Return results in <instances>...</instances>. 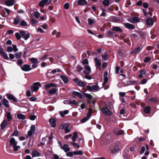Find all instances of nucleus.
I'll use <instances>...</instances> for the list:
<instances>
[{
	"instance_id": "obj_1",
	"label": "nucleus",
	"mask_w": 159,
	"mask_h": 159,
	"mask_svg": "<svg viewBox=\"0 0 159 159\" xmlns=\"http://www.w3.org/2000/svg\"><path fill=\"white\" fill-rule=\"evenodd\" d=\"M10 145L13 147V150L15 151H17L20 148V147L17 145V142L16 141L14 138H12L10 140Z\"/></svg>"
},
{
	"instance_id": "obj_2",
	"label": "nucleus",
	"mask_w": 159,
	"mask_h": 159,
	"mask_svg": "<svg viewBox=\"0 0 159 159\" xmlns=\"http://www.w3.org/2000/svg\"><path fill=\"white\" fill-rule=\"evenodd\" d=\"M58 143L61 148L64 150L65 152H67L70 151V148L68 145L66 144L63 145L61 143L60 141L58 142Z\"/></svg>"
},
{
	"instance_id": "obj_3",
	"label": "nucleus",
	"mask_w": 159,
	"mask_h": 159,
	"mask_svg": "<svg viewBox=\"0 0 159 159\" xmlns=\"http://www.w3.org/2000/svg\"><path fill=\"white\" fill-rule=\"evenodd\" d=\"M52 0H42L39 4V7H43L45 5L49 4L51 2Z\"/></svg>"
},
{
	"instance_id": "obj_4",
	"label": "nucleus",
	"mask_w": 159,
	"mask_h": 159,
	"mask_svg": "<svg viewBox=\"0 0 159 159\" xmlns=\"http://www.w3.org/2000/svg\"><path fill=\"white\" fill-rule=\"evenodd\" d=\"M40 86V83L39 82H36L33 84V86L30 87L31 89H32L33 91L36 92L39 89V86Z\"/></svg>"
},
{
	"instance_id": "obj_5",
	"label": "nucleus",
	"mask_w": 159,
	"mask_h": 159,
	"mask_svg": "<svg viewBox=\"0 0 159 159\" xmlns=\"http://www.w3.org/2000/svg\"><path fill=\"white\" fill-rule=\"evenodd\" d=\"M99 88V86L97 85H93L92 86L88 85L87 87L88 90L92 91H98Z\"/></svg>"
},
{
	"instance_id": "obj_6",
	"label": "nucleus",
	"mask_w": 159,
	"mask_h": 159,
	"mask_svg": "<svg viewBox=\"0 0 159 159\" xmlns=\"http://www.w3.org/2000/svg\"><path fill=\"white\" fill-rule=\"evenodd\" d=\"M82 63L84 65L85 70H90V68L88 65L89 62L87 59H84L82 61Z\"/></svg>"
},
{
	"instance_id": "obj_7",
	"label": "nucleus",
	"mask_w": 159,
	"mask_h": 159,
	"mask_svg": "<svg viewBox=\"0 0 159 159\" xmlns=\"http://www.w3.org/2000/svg\"><path fill=\"white\" fill-rule=\"evenodd\" d=\"M35 129V126L34 125H32L30 127V129L28 131L27 137L31 136L32 134L34 132Z\"/></svg>"
},
{
	"instance_id": "obj_8",
	"label": "nucleus",
	"mask_w": 159,
	"mask_h": 159,
	"mask_svg": "<svg viewBox=\"0 0 159 159\" xmlns=\"http://www.w3.org/2000/svg\"><path fill=\"white\" fill-rule=\"evenodd\" d=\"M114 133L116 135H120L123 134L124 133L123 130H119L118 129H116L114 130Z\"/></svg>"
},
{
	"instance_id": "obj_9",
	"label": "nucleus",
	"mask_w": 159,
	"mask_h": 159,
	"mask_svg": "<svg viewBox=\"0 0 159 159\" xmlns=\"http://www.w3.org/2000/svg\"><path fill=\"white\" fill-rule=\"evenodd\" d=\"M94 60L96 64V66L97 68L100 67L101 66V61L100 59H99L97 57L94 58Z\"/></svg>"
},
{
	"instance_id": "obj_10",
	"label": "nucleus",
	"mask_w": 159,
	"mask_h": 159,
	"mask_svg": "<svg viewBox=\"0 0 159 159\" xmlns=\"http://www.w3.org/2000/svg\"><path fill=\"white\" fill-rule=\"evenodd\" d=\"M102 111L103 113L106 115L110 116L111 114V111L106 107L103 108Z\"/></svg>"
},
{
	"instance_id": "obj_11",
	"label": "nucleus",
	"mask_w": 159,
	"mask_h": 159,
	"mask_svg": "<svg viewBox=\"0 0 159 159\" xmlns=\"http://www.w3.org/2000/svg\"><path fill=\"white\" fill-rule=\"evenodd\" d=\"M6 117L8 121H10L12 119L11 113L9 112H6L5 114Z\"/></svg>"
},
{
	"instance_id": "obj_12",
	"label": "nucleus",
	"mask_w": 159,
	"mask_h": 159,
	"mask_svg": "<svg viewBox=\"0 0 159 159\" xmlns=\"http://www.w3.org/2000/svg\"><path fill=\"white\" fill-rule=\"evenodd\" d=\"M124 25L126 28L129 29H134L135 28L134 25L129 23H125Z\"/></svg>"
},
{
	"instance_id": "obj_13",
	"label": "nucleus",
	"mask_w": 159,
	"mask_h": 159,
	"mask_svg": "<svg viewBox=\"0 0 159 159\" xmlns=\"http://www.w3.org/2000/svg\"><path fill=\"white\" fill-rule=\"evenodd\" d=\"M108 73L107 71H105L104 73L103 76L104 79V82L102 84L103 86L105 85L108 81V78L107 77Z\"/></svg>"
},
{
	"instance_id": "obj_14",
	"label": "nucleus",
	"mask_w": 159,
	"mask_h": 159,
	"mask_svg": "<svg viewBox=\"0 0 159 159\" xmlns=\"http://www.w3.org/2000/svg\"><path fill=\"white\" fill-rule=\"evenodd\" d=\"M7 125V122L6 120H4L0 125L1 130H2Z\"/></svg>"
},
{
	"instance_id": "obj_15",
	"label": "nucleus",
	"mask_w": 159,
	"mask_h": 159,
	"mask_svg": "<svg viewBox=\"0 0 159 159\" xmlns=\"http://www.w3.org/2000/svg\"><path fill=\"white\" fill-rule=\"evenodd\" d=\"M140 19L137 17H134L130 18L129 21L132 23H135L139 22Z\"/></svg>"
},
{
	"instance_id": "obj_16",
	"label": "nucleus",
	"mask_w": 159,
	"mask_h": 159,
	"mask_svg": "<svg viewBox=\"0 0 159 159\" xmlns=\"http://www.w3.org/2000/svg\"><path fill=\"white\" fill-rule=\"evenodd\" d=\"M7 98L11 100H12L13 101L15 102H16L17 101V100L16 98L12 95L10 94L7 93Z\"/></svg>"
},
{
	"instance_id": "obj_17",
	"label": "nucleus",
	"mask_w": 159,
	"mask_h": 159,
	"mask_svg": "<svg viewBox=\"0 0 159 159\" xmlns=\"http://www.w3.org/2000/svg\"><path fill=\"white\" fill-rule=\"evenodd\" d=\"M5 4L7 6H11L15 4V2L13 0H8L6 1Z\"/></svg>"
},
{
	"instance_id": "obj_18",
	"label": "nucleus",
	"mask_w": 159,
	"mask_h": 159,
	"mask_svg": "<svg viewBox=\"0 0 159 159\" xmlns=\"http://www.w3.org/2000/svg\"><path fill=\"white\" fill-rule=\"evenodd\" d=\"M87 2L86 0H78V4L80 6H83L87 4Z\"/></svg>"
},
{
	"instance_id": "obj_19",
	"label": "nucleus",
	"mask_w": 159,
	"mask_h": 159,
	"mask_svg": "<svg viewBox=\"0 0 159 159\" xmlns=\"http://www.w3.org/2000/svg\"><path fill=\"white\" fill-rule=\"evenodd\" d=\"M146 23L148 25L151 26L153 24V21L152 19L148 18L146 20Z\"/></svg>"
},
{
	"instance_id": "obj_20",
	"label": "nucleus",
	"mask_w": 159,
	"mask_h": 159,
	"mask_svg": "<svg viewBox=\"0 0 159 159\" xmlns=\"http://www.w3.org/2000/svg\"><path fill=\"white\" fill-rule=\"evenodd\" d=\"M67 127H69V124L66 123H63L59 127V129L61 130L65 129Z\"/></svg>"
},
{
	"instance_id": "obj_21",
	"label": "nucleus",
	"mask_w": 159,
	"mask_h": 159,
	"mask_svg": "<svg viewBox=\"0 0 159 159\" xmlns=\"http://www.w3.org/2000/svg\"><path fill=\"white\" fill-rule=\"evenodd\" d=\"M112 30L113 31L122 32L123 30L122 29L118 26H114L112 28Z\"/></svg>"
},
{
	"instance_id": "obj_22",
	"label": "nucleus",
	"mask_w": 159,
	"mask_h": 159,
	"mask_svg": "<svg viewBox=\"0 0 159 159\" xmlns=\"http://www.w3.org/2000/svg\"><path fill=\"white\" fill-rule=\"evenodd\" d=\"M2 104L6 108H8L9 107L8 101L6 99H3L2 100Z\"/></svg>"
},
{
	"instance_id": "obj_23",
	"label": "nucleus",
	"mask_w": 159,
	"mask_h": 159,
	"mask_svg": "<svg viewBox=\"0 0 159 159\" xmlns=\"http://www.w3.org/2000/svg\"><path fill=\"white\" fill-rule=\"evenodd\" d=\"M72 94L74 96V97L76 96H78L80 99H81L82 98V95L80 93L74 91L72 92Z\"/></svg>"
},
{
	"instance_id": "obj_24",
	"label": "nucleus",
	"mask_w": 159,
	"mask_h": 159,
	"mask_svg": "<svg viewBox=\"0 0 159 159\" xmlns=\"http://www.w3.org/2000/svg\"><path fill=\"white\" fill-rule=\"evenodd\" d=\"M57 86V84L54 83H50L48 84H47L45 85V88L46 89H48L51 87H56Z\"/></svg>"
},
{
	"instance_id": "obj_25",
	"label": "nucleus",
	"mask_w": 159,
	"mask_h": 159,
	"mask_svg": "<svg viewBox=\"0 0 159 159\" xmlns=\"http://www.w3.org/2000/svg\"><path fill=\"white\" fill-rule=\"evenodd\" d=\"M21 20V19L19 17H17L14 20L13 23L14 25H16L18 24Z\"/></svg>"
},
{
	"instance_id": "obj_26",
	"label": "nucleus",
	"mask_w": 159,
	"mask_h": 159,
	"mask_svg": "<svg viewBox=\"0 0 159 159\" xmlns=\"http://www.w3.org/2000/svg\"><path fill=\"white\" fill-rule=\"evenodd\" d=\"M53 35H55L57 37H59L61 35V34L59 32H57L56 30H54L52 33Z\"/></svg>"
},
{
	"instance_id": "obj_27",
	"label": "nucleus",
	"mask_w": 159,
	"mask_h": 159,
	"mask_svg": "<svg viewBox=\"0 0 159 159\" xmlns=\"http://www.w3.org/2000/svg\"><path fill=\"white\" fill-rule=\"evenodd\" d=\"M40 156V154L39 153L36 151V150H34L32 153V156L33 157H39Z\"/></svg>"
},
{
	"instance_id": "obj_28",
	"label": "nucleus",
	"mask_w": 159,
	"mask_h": 159,
	"mask_svg": "<svg viewBox=\"0 0 159 159\" xmlns=\"http://www.w3.org/2000/svg\"><path fill=\"white\" fill-rule=\"evenodd\" d=\"M60 78L65 84H66L68 82L69 80L65 76L61 75L60 76Z\"/></svg>"
},
{
	"instance_id": "obj_29",
	"label": "nucleus",
	"mask_w": 159,
	"mask_h": 159,
	"mask_svg": "<svg viewBox=\"0 0 159 159\" xmlns=\"http://www.w3.org/2000/svg\"><path fill=\"white\" fill-rule=\"evenodd\" d=\"M30 61L33 64H37L39 62L37 59L34 57L30 58Z\"/></svg>"
},
{
	"instance_id": "obj_30",
	"label": "nucleus",
	"mask_w": 159,
	"mask_h": 159,
	"mask_svg": "<svg viewBox=\"0 0 159 159\" xmlns=\"http://www.w3.org/2000/svg\"><path fill=\"white\" fill-rule=\"evenodd\" d=\"M49 122L50 123L51 126L52 127H54L56 126V121L53 118L49 120Z\"/></svg>"
},
{
	"instance_id": "obj_31",
	"label": "nucleus",
	"mask_w": 159,
	"mask_h": 159,
	"mask_svg": "<svg viewBox=\"0 0 159 159\" xmlns=\"http://www.w3.org/2000/svg\"><path fill=\"white\" fill-rule=\"evenodd\" d=\"M102 4L105 7L108 6L110 4V1L109 0H104L102 1Z\"/></svg>"
},
{
	"instance_id": "obj_32",
	"label": "nucleus",
	"mask_w": 159,
	"mask_h": 159,
	"mask_svg": "<svg viewBox=\"0 0 159 159\" xmlns=\"http://www.w3.org/2000/svg\"><path fill=\"white\" fill-rule=\"evenodd\" d=\"M17 117L19 119L24 120L25 118V116L24 115L20 113L17 114Z\"/></svg>"
},
{
	"instance_id": "obj_33",
	"label": "nucleus",
	"mask_w": 159,
	"mask_h": 159,
	"mask_svg": "<svg viewBox=\"0 0 159 159\" xmlns=\"http://www.w3.org/2000/svg\"><path fill=\"white\" fill-rule=\"evenodd\" d=\"M102 60L103 61H106L108 59V54L107 53H105L102 55Z\"/></svg>"
},
{
	"instance_id": "obj_34",
	"label": "nucleus",
	"mask_w": 159,
	"mask_h": 159,
	"mask_svg": "<svg viewBox=\"0 0 159 159\" xmlns=\"http://www.w3.org/2000/svg\"><path fill=\"white\" fill-rule=\"evenodd\" d=\"M119 149V146L117 145H116L114 146V149L111 150V152L114 153L118 151Z\"/></svg>"
},
{
	"instance_id": "obj_35",
	"label": "nucleus",
	"mask_w": 159,
	"mask_h": 159,
	"mask_svg": "<svg viewBox=\"0 0 159 159\" xmlns=\"http://www.w3.org/2000/svg\"><path fill=\"white\" fill-rule=\"evenodd\" d=\"M21 70H31L30 66L27 64L24 65L23 67L21 66Z\"/></svg>"
},
{
	"instance_id": "obj_36",
	"label": "nucleus",
	"mask_w": 159,
	"mask_h": 159,
	"mask_svg": "<svg viewBox=\"0 0 159 159\" xmlns=\"http://www.w3.org/2000/svg\"><path fill=\"white\" fill-rule=\"evenodd\" d=\"M78 138V134L77 133H73V136L72 138V140L73 141H75L76 139Z\"/></svg>"
},
{
	"instance_id": "obj_37",
	"label": "nucleus",
	"mask_w": 159,
	"mask_h": 159,
	"mask_svg": "<svg viewBox=\"0 0 159 159\" xmlns=\"http://www.w3.org/2000/svg\"><path fill=\"white\" fill-rule=\"evenodd\" d=\"M88 24L89 25H92L93 24L95 23V21L94 20L92 19L91 18H89L88 19Z\"/></svg>"
},
{
	"instance_id": "obj_38",
	"label": "nucleus",
	"mask_w": 159,
	"mask_h": 159,
	"mask_svg": "<svg viewBox=\"0 0 159 159\" xmlns=\"http://www.w3.org/2000/svg\"><path fill=\"white\" fill-rule=\"evenodd\" d=\"M144 111L147 114H149L150 113V107L149 106H147L145 107L144 109Z\"/></svg>"
},
{
	"instance_id": "obj_39",
	"label": "nucleus",
	"mask_w": 159,
	"mask_h": 159,
	"mask_svg": "<svg viewBox=\"0 0 159 159\" xmlns=\"http://www.w3.org/2000/svg\"><path fill=\"white\" fill-rule=\"evenodd\" d=\"M21 54L22 52H18L15 54L14 56L16 58H19L21 57Z\"/></svg>"
},
{
	"instance_id": "obj_40",
	"label": "nucleus",
	"mask_w": 159,
	"mask_h": 159,
	"mask_svg": "<svg viewBox=\"0 0 159 159\" xmlns=\"http://www.w3.org/2000/svg\"><path fill=\"white\" fill-rule=\"evenodd\" d=\"M77 85L80 87H84L85 85L86 84L82 81H79L77 82Z\"/></svg>"
},
{
	"instance_id": "obj_41",
	"label": "nucleus",
	"mask_w": 159,
	"mask_h": 159,
	"mask_svg": "<svg viewBox=\"0 0 159 159\" xmlns=\"http://www.w3.org/2000/svg\"><path fill=\"white\" fill-rule=\"evenodd\" d=\"M139 73L140 74L139 75V78H141L143 77V75H144L146 73V71L145 70H141Z\"/></svg>"
},
{
	"instance_id": "obj_42",
	"label": "nucleus",
	"mask_w": 159,
	"mask_h": 159,
	"mask_svg": "<svg viewBox=\"0 0 159 159\" xmlns=\"http://www.w3.org/2000/svg\"><path fill=\"white\" fill-rule=\"evenodd\" d=\"M74 152V155H82L83 153V152L81 150H80L79 151H75Z\"/></svg>"
},
{
	"instance_id": "obj_43",
	"label": "nucleus",
	"mask_w": 159,
	"mask_h": 159,
	"mask_svg": "<svg viewBox=\"0 0 159 159\" xmlns=\"http://www.w3.org/2000/svg\"><path fill=\"white\" fill-rule=\"evenodd\" d=\"M56 89L55 88H53L49 91V93L51 94H53L56 93Z\"/></svg>"
},
{
	"instance_id": "obj_44",
	"label": "nucleus",
	"mask_w": 159,
	"mask_h": 159,
	"mask_svg": "<svg viewBox=\"0 0 159 159\" xmlns=\"http://www.w3.org/2000/svg\"><path fill=\"white\" fill-rule=\"evenodd\" d=\"M20 24L21 26H26L27 25V22L24 20H21Z\"/></svg>"
},
{
	"instance_id": "obj_45",
	"label": "nucleus",
	"mask_w": 159,
	"mask_h": 159,
	"mask_svg": "<svg viewBox=\"0 0 159 159\" xmlns=\"http://www.w3.org/2000/svg\"><path fill=\"white\" fill-rule=\"evenodd\" d=\"M66 155L68 157H72L73 155H75L74 152H67L66 153Z\"/></svg>"
},
{
	"instance_id": "obj_46",
	"label": "nucleus",
	"mask_w": 159,
	"mask_h": 159,
	"mask_svg": "<svg viewBox=\"0 0 159 159\" xmlns=\"http://www.w3.org/2000/svg\"><path fill=\"white\" fill-rule=\"evenodd\" d=\"M1 56L3 57V58L5 59L6 60H8L9 59V58L8 57V56L7 53L4 52L2 55H1Z\"/></svg>"
},
{
	"instance_id": "obj_47",
	"label": "nucleus",
	"mask_w": 159,
	"mask_h": 159,
	"mask_svg": "<svg viewBox=\"0 0 159 159\" xmlns=\"http://www.w3.org/2000/svg\"><path fill=\"white\" fill-rule=\"evenodd\" d=\"M48 62H43L41 63V67H44L48 66Z\"/></svg>"
},
{
	"instance_id": "obj_48",
	"label": "nucleus",
	"mask_w": 159,
	"mask_h": 159,
	"mask_svg": "<svg viewBox=\"0 0 159 159\" xmlns=\"http://www.w3.org/2000/svg\"><path fill=\"white\" fill-rule=\"evenodd\" d=\"M149 101L154 103H156L157 102V100L155 98H152L149 99Z\"/></svg>"
},
{
	"instance_id": "obj_49",
	"label": "nucleus",
	"mask_w": 159,
	"mask_h": 159,
	"mask_svg": "<svg viewBox=\"0 0 159 159\" xmlns=\"http://www.w3.org/2000/svg\"><path fill=\"white\" fill-rule=\"evenodd\" d=\"M31 24L33 25H35L38 23V21L34 19H32L31 20Z\"/></svg>"
},
{
	"instance_id": "obj_50",
	"label": "nucleus",
	"mask_w": 159,
	"mask_h": 159,
	"mask_svg": "<svg viewBox=\"0 0 159 159\" xmlns=\"http://www.w3.org/2000/svg\"><path fill=\"white\" fill-rule=\"evenodd\" d=\"M30 36V34L29 33H27L25 34L23 38H24L25 40H26L29 38Z\"/></svg>"
},
{
	"instance_id": "obj_51",
	"label": "nucleus",
	"mask_w": 159,
	"mask_h": 159,
	"mask_svg": "<svg viewBox=\"0 0 159 159\" xmlns=\"http://www.w3.org/2000/svg\"><path fill=\"white\" fill-rule=\"evenodd\" d=\"M69 104H74L75 105H77L78 103L75 100H73L72 101H69Z\"/></svg>"
},
{
	"instance_id": "obj_52",
	"label": "nucleus",
	"mask_w": 159,
	"mask_h": 159,
	"mask_svg": "<svg viewBox=\"0 0 159 159\" xmlns=\"http://www.w3.org/2000/svg\"><path fill=\"white\" fill-rule=\"evenodd\" d=\"M15 36L18 40H19L21 38V35L20 34L18 33H16L15 34Z\"/></svg>"
},
{
	"instance_id": "obj_53",
	"label": "nucleus",
	"mask_w": 159,
	"mask_h": 159,
	"mask_svg": "<svg viewBox=\"0 0 159 159\" xmlns=\"http://www.w3.org/2000/svg\"><path fill=\"white\" fill-rule=\"evenodd\" d=\"M89 118L88 117L86 116L81 120V122L82 123H84L87 121Z\"/></svg>"
},
{
	"instance_id": "obj_54",
	"label": "nucleus",
	"mask_w": 159,
	"mask_h": 159,
	"mask_svg": "<svg viewBox=\"0 0 159 159\" xmlns=\"http://www.w3.org/2000/svg\"><path fill=\"white\" fill-rule=\"evenodd\" d=\"M140 51V48H139L138 47V48H137L136 49H134L133 51V52L134 53H138Z\"/></svg>"
},
{
	"instance_id": "obj_55",
	"label": "nucleus",
	"mask_w": 159,
	"mask_h": 159,
	"mask_svg": "<svg viewBox=\"0 0 159 159\" xmlns=\"http://www.w3.org/2000/svg\"><path fill=\"white\" fill-rule=\"evenodd\" d=\"M12 47L13 50L14 52H16L18 51V49L17 48L16 45L13 44L12 45Z\"/></svg>"
},
{
	"instance_id": "obj_56",
	"label": "nucleus",
	"mask_w": 159,
	"mask_h": 159,
	"mask_svg": "<svg viewBox=\"0 0 159 159\" xmlns=\"http://www.w3.org/2000/svg\"><path fill=\"white\" fill-rule=\"evenodd\" d=\"M34 16L36 18H38L40 16V13L38 12H35L34 14Z\"/></svg>"
},
{
	"instance_id": "obj_57",
	"label": "nucleus",
	"mask_w": 159,
	"mask_h": 159,
	"mask_svg": "<svg viewBox=\"0 0 159 159\" xmlns=\"http://www.w3.org/2000/svg\"><path fill=\"white\" fill-rule=\"evenodd\" d=\"M70 143L74 147H76V148H79V146L76 143L71 142H70Z\"/></svg>"
},
{
	"instance_id": "obj_58",
	"label": "nucleus",
	"mask_w": 159,
	"mask_h": 159,
	"mask_svg": "<svg viewBox=\"0 0 159 159\" xmlns=\"http://www.w3.org/2000/svg\"><path fill=\"white\" fill-rule=\"evenodd\" d=\"M107 33L108 36L110 37H111L113 36V33L110 30L108 31Z\"/></svg>"
},
{
	"instance_id": "obj_59",
	"label": "nucleus",
	"mask_w": 159,
	"mask_h": 159,
	"mask_svg": "<svg viewBox=\"0 0 159 159\" xmlns=\"http://www.w3.org/2000/svg\"><path fill=\"white\" fill-rule=\"evenodd\" d=\"M64 7L66 10H67L69 7V5L68 3H66L64 5Z\"/></svg>"
},
{
	"instance_id": "obj_60",
	"label": "nucleus",
	"mask_w": 159,
	"mask_h": 159,
	"mask_svg": "<svg viewBox=\"0 0 159 159\" xmlns=\"http://www.w3.org/2000/svg\"><path fill=\"white\" fill-rule=\"evenodd\" d=\"M18 132L17 130H15L14 131L12 134V136H17L18 135Z\"/></svg>"
},
{
	"instance_id": "obj_61",
	"label": "nucleus",
	"mask_w": 159,
	"mask_h": 159,
	"mask_svg": "<svg viewBox=\"0 0 159 159\" xmlns=\"http://www.w3.org/2000/svg\"><path fill=\"white\" fill-rule=\"evenodd\" d=\"M20 33L21 36L23 38V37L25 34V31L24 30L21 31H20Z\"/></svg>"
},
{
	"instance_id": "obj_62",
	"label": "nucleus",
	"mask_w": 159,
	"mask_h": 159,
	"mask_svg": "<svg viewBox=\"0 0 159 159\" xmlns=\"http://www.w3.org/2000/svg\"><path fill=\"white\" fill-rule=\"evenodd\" d=\"M48 57V56L47 54H45L43 57H42L41 58H39V60L40 61H42L45 59H46V58Z\"/></svg>"
},
{
	"instance_id": "obj_63",
	"label": "nucleus",
	"mask_w": 159,
	"mask_h": 159,
	"mask_svg": "<svg viewBox=\"0 0 159 159\" xmlns=\"http://www.w3.org/2000/svg\"><path fill=\"white\" fill-rule=\"evenodd\" d=\"M85 96L86 98L89 99H91L92 98V96L89 94L86 93L85 94Z\"/></svg>"
},
{
	"instance_id": "obj_64",
	"label": "nucleus",
	"mask_w": 159,
	"mask_h": 159,
	"mask_svg": "<svg viewBox=\"0 0 159 159\" xmlns=\"http://www.w3.org/2000/svg\"><path fill=\"white\" fill-rule=\"evenodd\" d=\"M7 51L8 52H11L13 51V48L11 47H8L7 48Z\"/></svg>"
}]
</instances>
